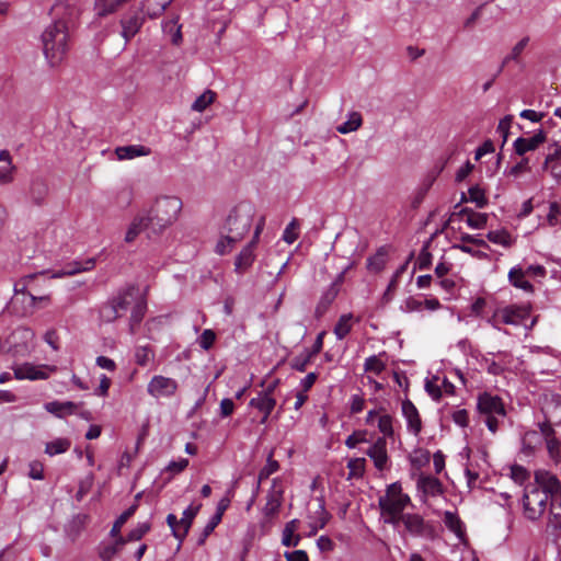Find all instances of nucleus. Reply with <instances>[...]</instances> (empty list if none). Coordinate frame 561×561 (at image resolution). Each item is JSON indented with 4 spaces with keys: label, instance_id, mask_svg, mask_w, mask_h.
Returning a JSON list of instances; mask_svg holds the SVG:
<instances>
[{
    "label": "nucleus",
    "instance_id": "51",
    "mask_svg": "<svg viewBox=\"0 0 561 561\" xmlns=\"http://www.w3.org/2000/svg\"><path fill=\"white\" fill-rule=\"evenodd\" d=\"M547 222L550 227L561 225V206L557 202H552L549 205Z\"/></svg>",
    "mask_w": 561,
    "mask_h": 561
},
{
    "label": "nucleus",
    "instance_id": "17",
    "mask_svg": "<svg viewBox=\"0 0 561 561\" xmlns=\"http://www.w3.org/2000/svg\"><path fill=\"white\" fill-rule=\"evenodd\" d=\"M411 503L409 495H400L398 499H389V496H380L378 505L381 513H403V510Z\"/></svg>",
    "mask_w": 561,
    "mask_h": 561
},
{
    "label": "nucleus",
    "instance_id": "10",
    "mask_svg": "<svg viewBox=\"0 0 561 561\" xmlns=\"http://www.w3.org/2000/svg\"><path fill=\"white\" fill-rule=\"evenodd\" d=\"M529 305H510L501 309V321L505 324L519 325L530 314Z\"/></svg>",
    "mask_w": 561,
    "mask_h": 561
},
{
    "label": "nucleus",
    "instance_id": "4",
    "mask_svg": "<svg viewBox=\"0 0 561 561\" xmlns=\"http://www.w3.org/2000/svg\"><path fill=\"white\" fill-rule=\"evenodd\" d=\"M477 410L484 417L488 430L496 433L500 424L506 416V410L503 400L499 396L483 392L478 396Z\"/></svg>",
    "mask_w": 561,
    "mask_h": 561
},
{
    "label": "nucleus",
    "instance_id": "13",
    "mask_svg": "<svg viewBox=\"0 0 561 561\" xmlns=\"http://www.w3.org/2000/svg\"><path fill=\"white\" fill-rule=\"evenodd\" d=\"M402 415L407 420L408 430L414 435H419L422 431V421L416 407L409 399L402 401Z\"/></svg>",
    "mask_w": 561,
    "mask_h": 561
},
{
    "label": "nucleus",
    "instance_id": "58",
    "mask_svg": "<svg viewBox=\"0 0 561 561\" xmlns=\"http://www.w3.org/2000/svg\"><path fill=\"white\" fill-rule=\"evenodd\" d=\"M511 477L516 483L523 484L528 480L529 472L523 466L514 465L511 467Z\"/></svg>",
    "mask_w": 561,
    "mask_h": 561
},
{
    "label": "nucleus",
    "instance_id": "61",
    "mask_svg": "<svg viewBox=\"0 0 561 561\" xmlns=\"http://www.w3.org/2000/svg\"><path fill=\"white\" fill-rule=\"evenodd\" d=\"M432 264V254L423 248L417 256L415 265L419 270H427Z\"/></svg>",
    "mask_w": 561,
    "mask_h": 561
},
{
    "label": "nucleus",
    "instance_id": "21",
    "mask_svg": "<svg viewBox=\"0 0 561 561\" xmlns=\"http://www.w3.org/2000/svg\"><path fill=\"white\" fill-rule=\"evenodd\" d=\"M417 489L425 496H438L444 491L442 482L433 476H421L417 480Z\"/></svg>",
    "mask_w": 561,
    "mask_h": 561
},
{
    "label": "nucleus",
    "instance_id": "59",
    "mask_svg": "<svg viewBox=\"0 0 561 561\" xmlns=\"http://www.w3.org/2000/svg\"><path fill=\"white\" fill-rule=\"evenodd\" d=\"M298 227V220L294 218L285 228L283 240L289 244L294 243L298 239V234L294 232V229Z\"/></svg>",
    "mask_w": 561,
    "mask_h": 561
},
{
    "label": "nucleus",
    "instance_id": "7",
    "mask_svg": "<svg viewBox=\"0 0 561 561\" xmlns=\"http://www.w3.org/2000/svg\"><path fill=\"white\" fill-rule=\"evenodd\" d=\"M535 486L542 490L550 501L561 499V483L558 477L547 470L535 472Z\"/></svg>",
    "mask_w": 561,
    "mask_h": 561
},
{
    "label": "nucleus",
    "instance_id": "14",
    "mask_svg": "<svg viewBox=\"0 0 561 561\" xmlns=\"http://www.w3.org/2000/svg\"><path fill=\"white\" fill-rule=\"evenodd\" d=\"M546 141V133L539 129L531 137H518L514 141V150L518 156H524L528 151L536 150L541 144Z\"/></svg>",
    "mask_w": 561,
    "mask_h": 561
},
{
    "label": "nucleus",
    "instance_id": "62",
    "mask_svg": "<svg viewBox=\"0 0 561 561\" xmlns=\"http://www.w3.org/2000/svg\"><path fill=\"white\" fill-rule=\"evenodd\" d=\"M16 167L14 164L0 167V184H9L13 181V172Z\"/></svg>",
    "mask_w": 561,
    "mask_h": 561
},
{
    "label": "nucleus",
    "instance_id": "42",
    "mask_svg": "<svg viewBox=\"0 0 561 561\" xmlns=\"http://www.w3.org/2000/svg\"><path fill=\"white\" fill-rule=\"evenodd\" d=\"M486 238L495 244H501L506 248L512 245L511 234L506 230L489 231Z\"/></svg>",
    "mask_w": 561,
    "mask_h": 561
},
{
    "label": "nucleus",
    "instance_id": "25",
    "mask_svg": "<svg viewBox=\"0 0 561 561\" xmlns=\"http://www.w3.org/2000/svg\"><path fill=\"white\" fill-rule=\"evenodd\" d=\"M14 376L16 379H30V380H38L46 379L48 375L39 367H36L31 364H24L18 366L14 369Z\"/></svg>",
    "mask_w": 561,
    "mask_h": 561
},
{
    "label": "nucleus",
    "instance_id": "2",
    "mask_svg": "<svg viewBox=\"0 0 561 561\" xmlns=\"http://www.w3.org/2000/svg\"><path fill=\"white\" fill-rule=\"evenodd\" d=\"M182 209V201L175 196H160L156 198L150 208L144 209L146 219L150 225L151 233L159 237L167 228L172 226Z\"/></svg>",
    "mask_w": 561,
    "mask_h": 561
},
{
    "label": "nucleus",
    "instance_id": "46",
    "mask_svg": "<svg viewBox=\"0 0 561 561\" xmlns=\"http://www.w3.org/2000/svg\"><path fill=\"white\" fill-rule=\"evenodd\" d=\"M386 264V252L383 249L377 251L374 256L368 257L367 268L373 272H380Z\"/></svg>",
    "mask_w": 561,
    "mask_h": 561
},
{
    "label": "nucleus",
    "instance_id": "32",
    "mask_svg": "<svg viewBox=\"0 0 561 561\" xmlns=\"http://www.w3.org/2000/svg\"><path fill=\"white\" fill-rule=\"evenodd\" d=\"M71 446V442L68 438H56L48 442L45 446V453L49 456H56L66 453Z\"/></svg>",
    "mask_w": 561,
    "mask_h": 561
},
{
    "label": "nucleus",
    "instance_id": "1",
    "mask_svg": "<svg viewBox=\"0 0 561 561\" xmlns=\"http://www.w3.org/2000/svg\"><path fill=\"white\" fill-rule=\"evenodd\" d=\"M51 12L55 21L45 27L41 39L45 58L50 67H57L68 53V21L77 15L78 9L60 0L53 5Z\"/></svg>",
    "mask_w": 561,
    "mask_h": 561
},
{
    "label": "nucleus",
    "instance_id": "15",
    "mask_svg": "<svg viewBox=\"0 0 561 561\" xmlns=\"http://www.w3.org/2000/svg\"><path fill=\"white\" fill-rule=\"evenodd\" d=\"M366 454L374 461V465L378 470H383L388 461L387 442L385 437H378Z\"/></svg>",
    "mask_w": 561,
    "mask_h": 561
},
{
    "label": "nucleus",
    "instance_id": "57",
    "mask_svg": "<svg viewBox=\"0 0 561 561\" xmlns=\"http://www.w3.org/2000/svg\"><path fill=\"white\" fill-rule=\"evenodd\" d=\"M301 540L299 534L293 533L289 529H283L282 531V545L285 547H297Z\"/></svg>",
    "mask_w": 561,
    "mask_h": 561
},
{
    "label": "nucleus",
    "instance_id": "41",
    "mask_svg": "<svg viewBox=\"0 0 561 561\" xmlns=\"http://www.w3.org/2000/svg\"><path fill=\"white\" fill-rule=\"evenodd\" d=\"M216 93L211 90H206L202 93L192 104V110L195 112H203L215 100Z\"/></svg>",
    "mask_w": 561,
    "mask_h": 561
},
{
    "label": "nucleus",
    "instance_id": "36",
    "mask_svg": "<svg viewBox=\"0 0 561 561\" xmlns=\"http://www.w3.org/2000/svg\"><path fill=\"white\" fill-rule=\"evenodd\" d=\"M352 313L343 314L337 320L335 327H334V334L336 335L337 340H343L352 330Z\"/></svg>",
    "mask_w": 561,
    "mask_h": 561
},
{
    "label": "nucleus",
    "instance_id": "33",
    "mask_svg": "<svg viewBox=\"0 0 561 561\" xmlns=\"http://www.w3.org/2000/svg\"><path fill=\"white\" fill-rule=\"evenodd\" d=\"M201 507H202V504H197V505L191 504L184 510L183 516L179 523L180 526L182 528H184V534H186V535L188 534L190 528L193 524V520H194L195 516L198 514Z\"/></svg>",
    "mask_w": 561,
    "mask_h": 561
},
{
    "label": "nucleus",
    "instance_id": "54",
    "mask_svg": "<svg viewBox=\"0 0 561 561\" xmlns=\"http://www.w3.org/2000/svg\"><path fill=\"white\" fill-rule=\"evenodd\" d=\"M467 225L473 229H483L488 224V215L482 213H473L466 219Z\"/></svg>",
    "mask_w": 561,
    "mask_h": 561
},
{
    "label": "nucleus",
    "instance_id": "19",
    "mask_svg": "<svg viewBox=\"0 0 561 561\" xmlns=\"http://www.w3.org/2000/svg\"><path fill=\"white\" fill-rule=\"evenodd\" d=\"M48 195V185L42 178H35L31 181L28 198L34 205L41 206Z\"/></svg>",
    "mask_w": 561,
    "mask_h": 561
},
{
    "label": "nucleus",
    "instance_id": "35",
    "mask_svg": "<svg viewBox=\"0 0 561 561\" xmlns=\"http://www.w3.org/2000/svg\"><path fill=\"white\" fill-rule=\"evenodd\" d=\"M279 469L278 461L273 459L272 453L268 455L266 465L260 470L257 476L255 492L260 489V484L263 480H266L271 474L275 473Z\"/></svg>",
    "mask_w": 561,
    "mask_h": 561
},
{
    "label": "nucleus",
    "instance_id": "38",
    "mask_svg": "<svg viewBox=\"0 0 561 561\" xmlns=\"http://www.w3.org/2000/svg\"><path fill=\"white\" fill-rule=\"evenodd\" d=\"M377 426L379 432L383 435L382 437H385V439L393 437V417L390 414L380 415L377 422Z\"/></svg>",
    "mask_w": 561,
    "mask_h": 561
},
{
    "label": "nucleus",
    "instance_id": "28",
    "mask_svg": "<svg viewBox=\"0 0 561 561\" xmlns=\"http://www.w3.org/2000/svg\"><path fill=\"white\" fill-rule=\"evenodd\" d=\"M508 280L514 287L520 288L524 291L533 293L534 290V286L525 279V272L519 266H515L510 270Z\"/></svg>",
    "mask_w": 561,
    "mask_h": 561
},
{
    "label": "nucleus",
    "instance_id": "11",
    "mask_svg": "<svg viewBox=\"0 0 561 561\" xmlns=\"http://www.w3.org/2000/svg\"><path fill=\"white\" fill-rule=\"evenodd\" d=\"M47 274V271H41L38 273H33L21 277L19 280L14 283V294L19 295H27L32 289L33 294H41V285L39 278H43Z\"/></svg>",
    "mask_w": 561,
    "mask_h": 561
},
{
    "label": "nucleus",
    "instance_id": "16",
    "mask_svg": "<svg viewBox=\"0 0 561 561\" xmlns=\"http://www.w3.org/2000/svg\"><path fill=\"white\" fill-rule=\"evenodd\" d=\"M95 266V259L90 257L84 261H73L67 264L62 270L55 272L50 278H60L64 276L76 275L81 272L93 270Z\"/></svg>",
    "mask_w": 561,
    "mask_h": 561
},
{
    "label": "nucleus",
    "instance_id": "56",
    "mask_svg": "<svg viewBox=\"0 0 561 561\" xmlns=\"http://www.w3.org/2000/svg\"><path fill=\"white\" fill-rule=\"evenodd\" d=\"M173 28L175 31L172 33L171 42L174 45H180L182 43V33H181V25H178V21L171 20L163 24L164 32H172Z\"/></svg>",
    "mask_w": 561,
    "mask_h": 561
},
{
    "label": "nucleus",
    "instance_id": "47",
    "mask_svg": "<svg viewBox=\"0 0 561 561\" xmlns=\"http://www.w3.org/2000/svg\"><path fill=\"white\" fill-rule=\"evenodd\" d=\"M151 529L149 522L139 523L134 529H131L126 537V542L138 541Z\"/></svg>",
    "mask_w": 561,
    "mask_h": 561
},
{
    "label": "nucleus",
    "instance_id": "29",
    "mask_svg": "<svg viewBox=\"0 0 561 561\" xmlns=\"http://www.w3.org/2000/svg\"><path fill=\"white\" fill-rule=\"evenodd\" d=\"M282 501H283V491L282 490L273 489L272 491H270V493L267 495V502L263 508L264 515L265 516H274L278 512V510L282 505Z\"/></svg>",
    "mask_w": 561,
    "mask_h": 561
},
{
    "label": "nucleus",
    "instance_id": "43",
    "mask_svg": "<svg viewBox=\"0 0 561 561\" xmlns=\"http://www.w3.org/2000/svg\"><path fill=\"white\" fill-rule=\"evenodd\" d=\"M365 465H366V459L365 458H353V459H350L348 462H347V468L350 469V473H348V477L347 479H352V478H360L363 477L364 472H365Z\"/></svg>",
    "mask_w": 561,
    "mask_h": 561
},
{
    "label": "nucleus",
    "instance_id": "5",
    "mask_svg": "<svg viewBox=\"0 0 561 561\" xmlns=\"http://www.w3.org/2000/svg\"><path fill=\"white\" fill-rule=\"evenodd\" d=\"M547 494L536 488L528 485L523 495V507L525 516L530 520H537L545 513L548 502Z\"/></svg>",
    "mask_w": 561,
    "mask_h": 561
},
{
    "label": "nucleus",
    "instance_id": "52",
    "mask_svg": "<svg viewBox=\"0 0 561 561\" xmlns=\"http://www.w3.org/2000/svg\"><path fill=\"white\" fill-rule=\"evenodd\" d=\"M216 341V333L210 329H205L197 339L201 348L208 351L213 347Z\"/></svg>",
    "mask_w": 561,
    "mask_h": 561
},
{
    "label": "nucleus",
    "instance_id": "50",
    "mask_svg": "<svg viewBox=\"0 0 561 561\" xmlns=\"http://www.w3.org/2000/svg\"><path fill=\"white\" fill-rule=\"evenodd\" d=\"M100 320L104 323H112L118 319V313L114 311V306L104 302L99 310Z\"/></svg>",
    "mask_w": 561,
    "mask_h": 561
},
{
    "label": "nucleus",
    "instance_id": "12",
    "mask_svg": "<svg viewBox=\"0 0 561 561\" xmlns=\"http://www.w3.org/2000/svg\"><path fill=\"white\" fill-rule=\"evenodd\" d=\"M150 225L148 222V220L146 219L145 217V214H142L141 211L136 215L134 217V219L131 220L127 231H126V234H125V241L127 243H130L133 241L136 240V238L141 233V232H146L147 233V237L149 239H154L157 238V233H151L150 231Z\"/></svg>",
    "mask_w": 561,
    "mask_h": 561
},
{
    "label": "nucleus",
    "instance_id": "37",
    "mask_svg": "<svg viewBox=\"0 0 561 561\" xmlns=\"http://www.w3.org/2000/svg\"><path fill=\"white\" fill-rule=\"evenodd\" d=\"M137 508L138 504H133L117 517L110 533L112 537L119 536L121 528L136 513Z\"/></svg>",
    "mask_w": 561,
    "mask_h": 561
},
{
    "label": "nucleus",
    "instance_id": "34",
    "mask_svg": "<svg viewBox=\"0 0 561 561\" xmlns=\"http://www.w3.org/2000/svg\"><path fill=\"white\" fill-rule=\"evenodd\" d=\"M444 524L450 531H453L458 537L462 536V522L460 520L459 516L456 513L446 511L444 513Z\"/></svg>",
    "mask_w": 561,
    "mask_h": 561
},
{
    "label": "nucleus",
    "instance_id": "39",
    "mask_svg": "<svg viewBox=\"0 0 561 561\" xmlns=\"http://www.w3.org/2000/svg\"><path fill=\"white\" fill-rule=\"evenodd\" d=\"M549 525L553 529L561 528V499L550 501Z\"/></svg>",
    "mask_w": 561,
    "mask_h": 561
},
{
    "label": "nucleus",
    "instance_id": "27",
    "mask_svg": "<svg viewBox=\"0 0 561 561\" xmlns=\"http://www.w3.org/2000/svg\"><path fill=\"white\" fill-rule=\"evenodd\" d=\"M147 311V302L141 297H136L135 301L133 302L130 319H129V327L130 332L134 333L136 327L140 324L142 321L145 314Z\"/></svg>",
    "mask_w": 561,
    "mask_h": 561
},
{
    "label": "nucleus",
    "instance_id": "53",
    "mask_svg": "<svg viewBox=\"0 0 561 561\" xmlns=\"http://www.w3.org/2000/svg\"><path fill=\"white\" fill-rule=\"evenodd\" d=\"M153 357V352L149 346H139L135 351V362L139 366H146Z\"/></svg>",
    "mask_w": 561,
    "mask_h": 561
},
{
    "label": "nucleus",
    "instance_id": "44",
    "mask_svg": "<svg viewBox=\"0 0 561 561\" xmlns=\"http://www.w3.org/2000/svg\"><path fill=\"white\" fill-rule=\"evenodd\" d=\"M386 368L385 363L379 358V356L373 355L365 359L364 370L366 373H374L376 375L381 374Z\"/></svg>",
    "mask_w": 561,
    "mask_h": 561
},
{
    "label": "nucleus",
    "instance_id": "6",
    "mask_svg": "<svg viewBox=\"0 0 561 561\" xmlns=\"http://www.w3.org/2000/svg\"><path fill=\"white\" fill-rule=\"evenodd\" d=\"M179 389L175 379L162 375H156L147 385V392L154 399L173 397Z\"/></svg>",
    "mask_w": 561,
    "mask_h": 561
},
{
    "label": "nucleus",
    "instance_id": "9",
    "mask_svg": "<svg viewBox=\"0 0 561 561\" xmlns=\"http://www.w3.org/2000/svg\"><path fill=\"white\" fill-rule=\"evenodd\" d=\"M144 4L136 11L124 15L119 20L122 26L121 36L125 41V45L131 41V38L140 31L145 23V16L141 14Z\"/></svg>",
    "mask_w": 561,
    "mask_h": 561
},
{
    "label": "nucleus",
    "instance_id": "30",
    "mask_svg": "<svg viewBox=\"0 0 561 561\" xmlns=\"http://www.w3.org/2000/svg\"><path fill=\"white\" fill-rule=\"evenodd\" d=\"M363 124V117H362V114L359 112H350L347 114V119L339 125L336 127V130L340 133V134H348V133H352V131H355L357 130Z\"/></svg>",
    "mask_w": 561,
    "mask_h": 561
},
{
    "label": "nucleus",
    "instance_id": "48",
    "mask_svg": "<svg viewBox=\"0 0 561 561\" xmlns=\"http://www.w3.org/2000/svg\"><path fill=\"white\" fill-rule=\"evenodd\" d=\"M312 356L304 350V352L297 356H295L290 360V367L297 371L304 373L307 369V366L310 364Z\"/></svg>",
    "mask_w": 561,
    "mask_h": 561
},
{
    "label": "nucleus",
    "instance_id": "64",
    "mask_svg": "<svg viewBox=\"0 0 561 561\" xmlns=\"http://www.w3.org/2000/svg\"><path fill=\"white\" fill-rule=\"evenodd\" d=\"M284 557L287 561H309L308 554L305 550L286 551Z\"/></svg>",
    "mask_w": 561,
    "mask_h": 561
},
{
    "label": "nucleus",
    "instance_id": "8",
    "mask_svg": "<svg viewBox=\"0 0 561 561\" xmlns=\"http://www.w3.org/2000/svg\"><path fill=\"white\" fill-rule=\"evenodd\" d=\"M407 531L414 537L434 538L435 528L419 514L407 513L402 517Z\"/></svg>",
    "mask_w": 561,
    "mask_h": 561
},
{
    "label": "nucleus",
    "instance_id": "24",
    "mask_svg": "<svg viewBox=\"0 0 561 561\" xmlns=\"http://www.w3.org/2000/svg\"><path fill=\"white\" fill-rule=\"evenodd\" d=\"M254 260L255 254L252 245H245L236 257L234 272L238 274L245 273L252 266Z\"/></svg>",
    "mask_w": 561,
    "mask_h": 561
},
{
    "label": "nucleus",
    "instance_id": "23",
    "mask_svg": "<svg viewBox=\"0 0 561 561\" xmlns=\"http://www.w3.org/2000/svg\"><path fill=\"white\" fill-rule=\"evenodd\" d=\"M339 295V289H336V285H330L321 295L319 302L314 310L316 318H321L329 310L332 302Z\"/></svg>",
    "mask_w": 561,
    "mask_h": 561
},
{
    "label": "nucleus",
    "instance_id": "55",
    "mask_svg": "<svg viewBox=\"0 0 561 561\" xmlns=\"http://www.w3.org/2000/svg\"><path fill=\"white\" fill-rule=\"evenodd\" d=\"M221 520L219 519L218 515H213L206 526L204 527L202 534L199 535L197 539V545L203 546L207 539V537L214 531V529L217 527V525Z\"/></svg>",
    "mask_w": 561,
    "mask_h": 561
},
{
    "label": "nucleus",
    "instance_id": "31",
    "mask_svg": "<svg viewBox=\"0 0 561 561\" xmlns=\"http://www.w3.org/2000/svg\"><path fill=\"white\" fill-rule=\"evenodd\" d=\"M126 543V539L123 536L116 537V540L112 545L104 546L100 550V558L102 561H111Z\"/></svg>",
    "mask_w": 561,
    "mask_h": 561
},
{
    "label": "nucleus",
    "instance_id": "49",
    "mask_svg": "<svg viewBox=\"0 0 561 561\" xmlns=\"http://www.w3.org/2000/svg\"><path fill=\"white\" fill-rule=\"evenodd\" d=\"M180 520L174 514H169L167 516V524L171 528L172 535L182 542L186 537L184 534V528L180 526Z\"/></svg>",
    "mask_w": 561,
    "mask_h": 561
},
{
    "label": "nucleus",
    "instance_id": "60",
    "mask_svg": "<svg viewBox=\"0 0 561 561\" xmlns=\"http://www.w3.org/2000/svg\"><path fill=\"white\" fill-rule=\"evenodd\" d=\"M28 477L33 480L44 479V466L41 461L34 460L28 465Z\"/></svg>",
    "mask_w": 561,
    "mask_h": 561
},
{
    "label": "nucleus",
    "instance_id": "26",
    "mask_svg": "<svg viewBox=\"0 0 561 561\" xmlns=\"http://www.w3.org/2000/svg\"><path fill=\"white\" fill-rule=\"evenodd\" d=\"M115 153L119 160H129L150 154V149L141 145H128L117 147Z\"/></svg>",
    "mask_w": 561,
    "mask_h": 561
},
{
    "label": "nucleus",
    "instance_id": "18",
    "mask_svg": "<svg viewBox=\"0 0 561 561\" xmlns=\"http://www.w3.org/2000/svg\"><path fill=\"white\" fill-rule=\"evenodd\" d=\"M82 403H75L72 401H50L45 403V410L56 417L62 419L67 415L77 414V410Z\"/></svg>",
    "mask_w": 561,
    "mask_h": 561
},
{
    "label": "nucleus",
    "instance_id": "3",
    "mask_svg": "<svg viewBox=\"0 0 561 561\" xmlns=\"http://www.w3.org/2000/svg\"><path fill=\"white\" fill-rule=\"evenodd\" d=\"M253 209L249 205H238L228 215L222 227L229 248L241 241L252 225Z\"/></svg>",
    "mask_w": 561,
    "mask_h": 561
},
{
    "label": "nucleus",
    "instance_id": "40",
    "mask_svg": "<svg viewBox=\"0 0 561 561\" xmlns=\"http://www.w3.org/2000/svg\"><path fill=\"white\" fill-rule=\"evenodd\" d=\"M528 42H529V37H527V36H526V37L522 38V39H520V41H519V42H518V43H517V44L512 48L511 54H510V55H507V56L504 58V60H503V62H502L501 67L499 68L497 73L495 75V77H496L500 72H502V70H503L504 66H505L510 60H517V59H518L519 55L523 53V50H524V49H525V47L527 46Z\"/></svg>",
    "mask_w": 561,
    "mask_h": 561
},
{
    "label": "nucleus",
    "instance_id": "20",
    "mask_svg": "<svg viewBox=\"0 0 561 561\" xmlns=\"http://www.w3.org/2000/svg\"><path fill=\"white\" fill-rule=\"evenodd\" d=\"M138 295V289L135 285H128L125 288L121 289L114 297V301L116 307L121 309V311L125 314L129 307L135 301Z\"/></svg>",
    "mask_w": 561,
    "mask_h": 561
},
{
    "label": "nucleus",
    "instance_id": "45",
    "mask_svg": "<svg viewBox=\"0 0 561 561\" xmlns=\"http://www.w3.org/2000/svg\"><path fill=\"white\" fill-rule=\"evenodd\" d=\"M469 201L474 203L478 208H483L488 205V198L485 197L484 191L479 186H471L468 191Z\"/></svg>",
    "mask_w": 561,
    "mask_h": 561
},
{
    "label": "nucleus",
    "instance_id": "63",
    "mask_svg": "<svg viewBox=\"0 0 561 561\" xmlns=\"http://www.w3.org/2000/svg\"><path fill=\"white\" fill-rule=\"evenodd\" d=\"M559 161H561V145L554 144V150L546 157L542 169H548L552 162Z\"/></svg>",
    "mask_w": 561,
    "mask_h": 561
},
{
    "label": "nucleus",
    "instance_id": "22",
    "mask_svg": "<svg viewBox=\"0 0 561 561\" xmlns=\"http://www.w3.org/2000/svg\"><path fill=\"white\" fill-rule=\"evenodd\" d=\"M249 405L251 408L259 410L262 413L260 424H266L272 411L274 410V408L276 405V400H275V398L255 397L250 400Z\"/></svg>",
    "mask_w": 561,
    "mask_h": 561
}]
</instances>
